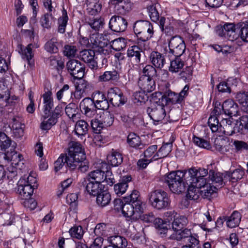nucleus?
Wrapping results in <instances>:
<instances>
[{"instance_id":"ddd939ff","label":"nucleus","mask_w":248,"mask_h":248,"mask_svg":"<svg viewBox=\"0 0 248 248\" xmlns=\"http://www.w3.org/2000/svg\"><path fill=\"white\" fill-rule=\"evenodd\" d=\"M127 21L124 17L119 16H113L109 22V28L115 32H123L127 27Z\"/></svg>"},{"instance_id":"4be33fe9","label":"nucleus","mask_w":248,"mask_h":248,"mask_svg":"<svg viewBox=\"0 0 248 248\" xmlns=\"http://www.w3.org/2000/svg\"><path fill=\"white\" fill-rule=\"evenodd\" d=\"M131 175L123 176L120 182L115 184L114 186V190L115 193L119 196L123 194L128 187V183L131 181Z\"/></svg>"},{"instance_id":"a19ab883","label":"nucleus","mask_w":248,"mask_h":248,"mask_svg":"<svg viewBox=\"0 0 248 248\" xmlns=\"http://www.w3.org/2000/svg\"><path fill=\"white\" fill-rule=\"evenodd\" d=\"M236 100L241 105L244 111L248 113V93H239L236 95Z\"/></svg>"},{"instance_id":"3c124183","label":"nucleus","mask_w":248,"mask_h":248,"mask_svg":"<svg viewBox=\"0 0 248 248\" xmlns=\"http://www.w3.org/2000/svg\"><path fill=\"white\" fill-rule=\"evenodd\" d=\"M225 32L227 34L228 39L233 41L235 39L234 33L236 29V24L231 23H226L223 26Z\"/></svg>"},{"instance_id":"412c9836","label":"nucleus","mask_w":248,"mask_h":248,"mask_svg":"<svg viewBox=\"0 0 248 248\" xmlns=\"http://www.w3.org/2000/svg\"><path fill=\"white\" fill-rule=\"evenodd\" d=\"M245 169L239 166L232 172L227 171L224 173V179L229 178L232 183L236 182L243 178L245 174Z\"/></svg>"},{"instance_id":"338daca9","label":"nucleus","mask_w":248,"mask_h":248,"mask_svg":"<svg viewBox=\"0 0 248 248\" xmlns=\"http://www.w3.org/2000/svg\"><path fill=\"white\" fill-rule=\"evenodd\" d=\"M77 51L76 46L65 45L64 47L63 54L67 57H74Z\"/></svg>"},{"instance_id":"9b49d317","label":"nucleus","mask_w":248,"mask_h":248,"mask_svg":"<svg viewBox=\"0 0 248 248\" xmlns=\"http://www.w3.org/2000/svg\"><path fill=\"white\" fill-rule=\"evenodd\" d=\"M165 106H155L154 104L147 108V113L150 118L154 121V124H157L161 122L166 116Z\"/></svg>"},{"instance_id":"a878e982","label":"nucleus","mask_w":248,"mask_h":248,"mask_svg":"<svg viewBox=\"0 0 248 248\" xmlns=\"http://www.w3.org/2000/svg\"><path fill=\"white\" fill-rule=\"evenodd\" d=\"M123 156L122 153L112 149L110 154L107 155V160L112 167L120 165L123 161Z\"/></svg>"},{"instance_id":"c9c22d12","label":"nucleus","mask_w":248,"mask_h":248,"mask_svg":"<svg viewBox=\"0 0 248 248\" xmlns=\"http://www.w3.org/2000/svg\"><path fill=\"white\" fill-rule=\"evenodd\" d=\"M110 243L111 248H127V241L126 239L122 236L114 235L110 237Z\"/></svg>"},{"instance_id":"f8f14e48","label":"nucleus","mask_w":248,"mask_h":248,"mask_svg":"<svg viewBox=\"0 0 248 248\" xmlns=\"http://www.w3.org/2000/svg\"><path fill=\"white\" fill-rule=\"evenodd\" d=\"M220 131L227 136L240 132V126H234L232 118H222L219 123Z\"/></svg>"},{"instance_id":"4c0bfd02","label":"nucleus","mask_w":248,"mask_h":248,"mask_svg":"<svg viewBox=\"0 0 248 248\" xmlns=\"http://www.w3.org/2000/svg\"><path fill=\"white\" fill-rule=\"evenodd\" d=\"M184 65V62L182 61L180 57L175 56V58L170 61L169 70L172 73H177L183 68Z\"/></svg>"},{"instance_id":"de8ad7c7","label":"nucleus","mask_w":248,"mask_h":248,"mask_svg":"<svg viewBox=\"0 0 248 248\" xmlns=\"http://www.w3.org/2000/svg\"><path fill=\"white\" fill-rule=\"evenodd\" d=\"M65 111L69 118L74 119L78 113V104L75 103H69L65 107Z\"/></svg>"},{"instance_id":"cd10ccee","label":"nucleus","mask_w":248,"mask_h":248,"mask_svg":"<svg viewBox=\"0 0 248 248\" xmlns=\"http://www.w3.org/2000/svg\"><path fill=\"white\" fill-rule=\"evenodd\" d=\"M238 36L242 41L248 43V20L236 24Z\"/></svg>"},{"instance_id":"603ef678","label":"nucleus","mask_w":248,"mask_h":248,"mask_svg":"<svg viewBox=\"0 0 248 248\" xmlns=\"http://www.w3.org/2000/svg\"><path fill=\"white\" fill-rule=\"evenodd\" d=\"M122 212L124 217H132L135 212L137 213L134 204L130 202H124Z\"/></svg>"},{"instance_id":"58836bf2","label":"nucleus","mask_w":248,"mask_h":248,"mask_svg":"<svg viewBox=\"0 0 248 248\" xmlns=\"http://www.w3.org/2000/svg\"><path fill=\"white\" fill-rule=\"evenodd\" d=\"M165 99L167 101V105L182 103V98L179 96V94L170 90L165 92Z\"/></svg>"},{"instance_id":"c85d7f7f","label":"nucleus","mask_w":248,"mask_h":248,"mask_svg":"<svg viewBox=\"0 0 248 248\" xmlns=\"http://www.w3.org/2000/svg\"><path fill=\"white\" fill-rule=\"evenodd\" d=\"M241 215L240 213L234 211L231 216H224V220L226 221L227 225L230 228H233L238 226L240 222Z\"/></svg>"},{"instance_id":"2eb2a0df","label":"nucleus","mask_w":248,"mask_h":248,"mask_svg":"<svg viewBox=\"0 0 248 248\" xmlns=\"http://www.w3.org/2000/svg\"><path fill=\"white\" fill-rule=\"evenodd\" d=\"M124 202H130L134 204L136 211L138 213L143 212L142 202L140 200L139 192L137 190H133L132 193L128 196L124 198Z\"/></svg>"},{"instance_id":"f03ea898","label":"nucleus","mask_w":248,"mask_h":248,"mask_svg":"<svg viewBox=\"0 0 248 248\" xmlns=\"http://www.w3.org/2000/svg\"><path fill=\"white\" fill-rule=\"evenodd\" d=\"M67 154V167L73 170L77 168L82 172L88 170L89 166L85 161L86 156L82 145L77 142H71Z\"/></svg>"},{"instance_id":"37998d69","label":"nucleus","mask_w":248,"mask_h":248,"mask_svg":"<svg viewBox=\"0 0 248 248\" xmlns=\"http://www.w3.org/2000/svg\"><path fill=\"white\" fill-rule=\"evenodd\" d=\"M100 121L104 128L109 127L113 124L114 121V115L109 111L103 112Z\"/></svg>"},{"instance_id":"f257e3e1","label":"nucleus","mask_w":248,"mask_h":248,"mask_svg":"<svg viewBox=\"0 0 248 248\" xmlns=\"http://www.w3.org/2000/svg\"><path fill=\"white\" fill-rule=\"evenodd\" d=\"M208 170L203 168L196 169L191 168L188 170L173 171L166 174L164 176V181L166 183L170 190L176 194H180L185 191L187 185H192L197 179L195 176L198 175L208 174Z\"/></svg>"},{"instance_id":"c756f323","label":"nucleus","mask_w":248,"mask_h":248,"mask_svg":"<svg viewBox=\"0 0 248 248\" xmlns=\"http://www.w3.org/2000/svg\"><path fill=\"white\" fill-rule=\"evenodd\" d=\"M96 196V203L101 207H104L109 204L111 200L110 194L106 190H103Z\"/></svg>"},{"instance_id":"bf43d9fd","label":"nucleus","mask_w":248,"mask_h":248,"mask_svg":"<svg viewBox=\"0 0 248 248\" xmlns=\"http://www.w3.org/2000/svg\"><path fill=\"white\" fill-rule=\"evenodd\" d=\"M57 44L56 39L52 38L46 43L44 46L45 49L51 53H57L58 51Z\"/></svg>"},{"instance_id":"5fc2aeb1","label":"nucleus","mask_w":248,"mask_h":248,"mask_svg":"<svg viewBox=\"0 0 248 248\" xmlns=\"http://www.w3.org/2000/svg\"><path fill=\"white\" fill-rule=\"evenodd\" d=\"M32 47V44H30L24 49L21 50L22 58L27 61L29 64H31V61L34 56Z\"/></svg>"},{"instance_id":"e433bc0d","label":"nucleus","mask_w":248,"mask_h":248,"mask_svg":"<svg viewBox=\"0 0 248 248\" xmlns=\"http://www.w3.org/2000/svg\"><path fill=\"white\" fill-rule=\"evenodd\" d=\"M191 235L190 230L185 228L181 231H175L174 233L170 235L169 238L171 240L181 241L183 239L189 237Z\"/></svg>"},{"instance_id":"1a4fd4ad","label":"nucleus","mask_w":248,"mask_h":248,"mask_svg":"<svg viewBox=\"0 0 248 248\" xmlns=\"http://www.w3.org/2000/svg\"><path fill=\"white\" fill-rule=\"evenodd\" d=\"M79 56L82 61L88 64L89 67L93 70L100 68L98 65V55H95L94 50L84 49L80 52Z\"/></svg>"},{"instance_id":"79ce46f5","label":"nucleus","mask_w":248,"mask_h":248,"mask_svg":"<svg viewBox=\"0 0 248 248\" xmlns=\"http://www.w3.org/2000/svg\"><path fill=\"white\" fill-rule=\"evenodd\" d=\"M165 92H155L152 94L151 99L157 106H165L167 105V101L165 99Z\"/></svg>"},{"instance_id":"49530a36","label":"nucleus","mask_w":248,"mask_h":248,"mask_svg":"<svg viewBox=\"0 0 248 248\" xmlns=\"http://www.w3.org/2000/svg\"><path fill=\"white\" fill-rule=\"evenodd\" d=\"M133 3L129 0H124L120 2L116 6V10L117 12L124 14L130 11L132 9Z\"/></svg>"},{"instance_id":"a211bd4d","label":"nucleus","mask_w":248,"mask_h":248,"mask_svg":"<svg viewBox=\"0 0 248 248\" xmlns=\"http://www.w3.org/2000/svg\"><path fill=\"white\" fill-rule=\"evenodd\" d=\"M83 185L85 186V189L88 193L94 197L96 196L104 189V186L103 187L101 184L91 181L89 179L85 180L83 183Z\"/></svg>"},{"instance_id":"2f4dec72","label":"nucleus","mask_w":248,"mask_h":248,"mask_svg":"<svg viewBox=\"0 0 248 248\" xmlns=\"http://www.w3.org/2000/svg\"><path fill=\"white\" fill-rule=\"evenodd\" d=\"M188 220L186 216L178 215L171 222L172 228L174 232L181 231L186 226Z\"/></svg>"},{"instance_id":"39448f33","label":"nucleus","mask_w":248,"mask_h":248,"mask_svg":"<svg viewBox=\"0 0 248 248\" xmlns=\"http://www.w3.org/2000/svg\"><path fill=\"white\" fill-rule=\"evenodd\" d=\"M197 175H199L197 174ZM207 174L200 175L201 176L198 175L195 176V178L197 179V182L196 181H193L194 183L192 185H187V191L186 194V197L189 200L196 201L199 199L200 196V189L201 186H203L206 184V179L204 177L206 176Z\"/></svg>"},{"instance_id":"bb28decb","label":"nucleus","mask_w":248,"mask_h":248,"mask_svg":"<svg viewBox=\"0 0 248 248\" xmlns=\"http://www.w3.org/2000/svg\"><path fill=\"white\" fill-rule=\"evenodd\" d=\"M127 142L129 146L136 149L144 148L145 144L141 142L140 138L134 133L129 134L127 138Z\"/></svg>"},{"instance_id":"09e8293b","label":"nucleus","mask_w":248,"mask_h":248,"mask_svg":"<svg viewBox=\"0 0 248 248\" xmlns=\"http://www.w3.org/2000/svg\"><path fill=\"white\" fill-rule=\"evenodd\" d=\"M104 173L99 170H96L91 171L88 173V179H92L93 182L101 184L104 182Z\"/></svg>"},{"instance_id":"393cba45","label":"nucleus","mask_w":248,"mask_h":248,"mask_svg":"<svg viewBox=\"0 0 248 248\" xmlns=\"http://www.w3.org/2000/svg\"><path fill=\"white\" fill-rule=\"evenodd\" d=\"M154 225L158 233L161 235L162 237L165 236L169 230L170 229L168 221L163 220L161 218L158 217L156 219Z\"/></svg>"},{"instance_id":"9d476101","label":"nucleus","mask_w":248,"mask_h":248,"mask_svg":"<svg viewBox=\"0 0 248 248\" xmlns=\"http://www.w3.org/2000/svg\"><path fill=\"white\" fill-rule=\"evenodd\" d=\"M29 178L28 177L27 181L25 179H20L18 182L17 193L21 200L29 199L33 193L34 188L29 183Z\"/></svg>"},{"instance_id":"052dcab7","label":"nucleus","mask_w":248,"mask_h":248,"mask_svg":"<svg viewBox=\"0 0 248 248\" xmlns=\"http://www.w3.org/2000/svg\"><path fill=\"white\" fill-rule=\"evenodd\" d=\"M156 67L150 64L146 65L142 70L143 75L147 78H153L156 76L157 71Z\"/></svg>"},{"instance_id":"72a5a7b5","label":"nucleus","mask_w":248,"mask_h":248,"mask_svg":"<svg viewBox=\"0 0 248 248\" xmlns=\"http://www.w3.org/2000/svg\"><path fill=\"white\" fill-rule=\"evenodd\" d=\"M172 146V143L170 142L164 144L153 156V160H156L166 157L171 152Z\"/></svg>"},{"instance_id":"ea45409f","label":"nucleus","mask_w":248,"mask_h":248,"mask_svg":"<svg viewBox=\"0 0 248 248\" xmlns=\"http://www.w3.org/2000/svg\"><path fill=\"white\" fill-rule=\"evenodd\" d=\"M68 20V16L66 10L63 8L62 11V16L58 19V32L60 33H64L65 32V28Z\"/></svg>"},{"instance_id":"7ed1b4c3","label":"nucleus","mask_w":248,"mask_h":248,"mask_svg":"<svg viewBox=\"0 0 248 248\" xmlns=\"http://www.w3.org/2000/svg\"><path fill=\"white\" fill-rule=\"evenodd\" d=\"M149 201L151 206L157 210H162L168 208L170 200L168 193L162 189L152 191L148 194Z\"/></svg>"},{"instance_id":"423d86ee","label":"nucleus","mask_w":248,"mask_h":248,"mask_svg":"<svg viewBox=\"0 0 248 248\" xmlns=\"http://www.w3.org/2000/svg\"><path fill=\"white\" fill-rule=\"evenodd\" d=\"M169 51L166 54L181 57L186 50V44L183 39L179 35L172 37L169 42Z\"/></svg>"},{"instance_id":"c03bdc74","label":"nucleus","mask_w":248,"mask_h":248,"mask_svg":"<svg viewBox=\"0 0 248 248\" xmlns=\"http://www.w3.org/2000/svg\"><path fill=\"white\" fill-rule=\"evenodd\" d=\"M96 104L92 100L91 98L86 97L82 100L80 103V108L81 111L90 110L92 109H97Z\"/></svg>"},{"instance_id":"0eeeda50","label":"nucleus","mask_w":248,"mask_h":248,"mask_svg":"<svg viewBox=\"0 0 248 248\" xmlns=\"http://www.w3.org/2000/svg\"><path fill=\"white\" fill-rule=\"evenodd\" d=\"M107 96L110 104L114 107H119L124 105L127 102V98L118 87L109 89Z\"/></svg>"},{"instance_id":"a18cd8bd","label":"nucleus","mask_w":248,"mask_h":248,"mask_svg":"<svg viewBox=\"0 0 248 248\" xmlns=\"http://www.w3.org/2000/svg\"><path fill=\"white\" fill-rule=\"evenodd\" d=\"M89 125L86 121L81 120L78 121L75 126L76 133L79 135H84L88 131Z\"/></svg>"},{"instance_id":"6e6d98bb","label":"nucleus","mask_w":248,"mask_h":248,"mask_svg":"<svg viewBox=\"0 0 248 248\" xmlns=\"http://www.w3.org/2000/svg\"><path fill=\"white\" fill-rule=\"evenodd\" d=\"M67 154H62L57 160L54 162V170L56 172L60 170L66 164L67 166Z\"/></svg>"},{"instance_id":"f3484780","label":"nucleus","mask_w":248,"mask_h":248,"mask_svg":"<svg viewBox=\"0 0 248 248\" xmlns=\"http://www.w3.org/2000/svg\"><path fill=\"white\" fill-rule=\"evenodd\" d=\"M44 105V119L49 117L50 110L53 108V99L52 92L49 90L46 92L42 95Z\"/></svg>"},{"instance_id":"f704fd0d","label":"nucleus","mask_w":248,"mask_h":248,"mask_svg":"<svg viewBox=\"0 0 248 248\" xmlns=\"http://www.w3.org/2000/svg\"><path fill=\"white\" fill-rule=\"evenodd\" d=\"M119 78V74L117 71L113 70L105 72L103 75L98 77V80L100 82L117 81Z\"/></svg>"},{"instance_id":"13d9d810","label":"nucleus","mask_w":248,"mask_h":248,"mask_svg":"<svg viewBox=\"0 0 248 248\" xmlns=\"http://www.w3.org/2000/svg\"><path fill=\"white\" fill-rule=\"evenodd\" d=\"M233 145L236 153H241L243 151H248V143L244 141L235 140Z\"/></svg>"},{"instance_id":"e2e57ef3","label":"nucleus","mask_w":248,"mask_h":248,"mask_svg":"<svg viewBox=\"0 0 248 248\" xmlns=\"http://www.w3.org/2000/svg\"><path fill=\"white\" fill-rule=\"evenodd\" d=\"M91 127L93 132L95 134H100L104 128L100 120L97 119H92L91 121Z\"/></svg>"},{"instance_id":"b1692460","label":"nucleus","mask_w":248,"mask_h":248,"mask_svg":"<svg viewBox=\"0 0 248 248\" xmlns=\"http://www.w3.org/2000/svg\"><path fill=\"white\" fill-rule=\"evenodd\" d=\"M150 60L154 66L161 69L165 63V59L162 54L157 51H152L149 57Z\"/></svg>"},{"instance_id":"6e6552de","label":"nucleus","mask_w":248,"mask_h":248,"mask_svg":"<svg viewBox=\"0 0 248 248\" xmlns=\"http://www.w3.org/2000/svg\"><path fill=\"white\" fill-rule=\"evenodd\" d=\"M66 68L74 79H81L84 76V65L77 60L72 59L68 61Z\"/></svg>"},{"instance_id":"864d4df0","label":"nucleus","mask_w":248,"mask_h":248,"mask_svg":"<svg viewBox=\"0 0 248 248\" xmlns=\"http://www.w3.org/2000/svg\"><path fill=\"white\" fill-rule=\"evenodd\" d=\"M193 68L191 66H186L180 73V78L186 82H189L192 78Z\"/></svg>"},{"instance_id":"69168bd1","label":"nucleus","mask_w":248,"mask_h":248,"mask_svg":"<svg viewBox=\"0 0 248 248\" xmlns=\"http://www.w3.org/2000/svg\"><path fill=\"white\" fill-rule=\"evenodd\" d=\"M111 47L116 51H120L125 46L124 39L119 38L111 41Z\"/></svg>"},{"instance_id":"4468645a","label":"nucleus","mask_w":248,"mask_h":248,"mask_svg":"<svg viewBox=\"0 0 248 248\" xmlns=\"http://www.w3.org/2000/svg\"><path fill=\"white\" fill-rule=\"evenodd\" d=\"M62 107L57 106L55 109L50 112V118L47 121L44 120L41 124V128L43 130H49L51 127L56 124L58 122V119L61 116Z\"/></svg>"},{"instance_id":"4d7b16f0","label":"nucleus","mask_w":248,"mask_h":248,"mask_svg":"<svg viewBox=\"0 0 248 248\" xmlns=\"http://www.w3.org/2000/svg\"><path fill=\"white\" fill-rule=\"evenodd\" d=\"M71 236L78 239H80L83 237L84 231L81 226H74L69 231Z\"/></svg>"},{"instance_id":"473e14b6","label":"nucleus","mask_w":248,"mask_h":248,"mask_svg":"<svg viewBox=\"0 0 248 248\" xmlns=\"http://www.w3.org/2000/svg\"><path fill=\"white\" fill-rule=\"evenodd\" d=\"M142 49L139 46L134 45L130 46L127 51L128 57L132 58L137 64L140 62L141 53Z\"/></svg>"},{"instance_id":"680f3d73","label":"nucleus","mask_w":248,"mask_h":248,"mask_svg":"<svg viewBox=\"0 0 248 248\" xmlns=\"http://www.w3.org/2000/svg\"><path fill=\"white\" fill-rule=\"evenodd\" d=\"M219 123L217 117L210 116L208 119V124L213 132L220 129Z\"/></svg>"},{"instance_id":"20e7f679","label":"nucleus","mask_w":248,"mask_h":248,"mask_svg":"<svg viewBox=\"0 0 248 248\" xmlns=\"http://www.w3.org/2000/svg\"><path fill=\"white\" fill-rule=\"evenodd\" d=\"M133 31L138 40L146 42L154 34V28L151 23L147 20L136 21L133 25Z\"/></svg>"},{"instance_id":"7c9ffc66","label":"nucleus","mask_w":248,"mask_h":248,"mask_svg":"<svg viewBox=\"0 0 248 248\" xmlns=\"http://www.w3.org/2000/svg\"><path fill=\"white\" fill-rule=\"evenodd\" d=\"M86 4L87 12L91 15L98 14L102 9V4L99 0H87Z\"/></svg>"},{"instance_id":"dca6fc26","label":"nucleus","mask_w":248,"mask_h":248,"mask_svg":"<svg viewBox=\"0 0 248 248\" xmlns=\"http://www.w3.org/2000/svg\"><path fill=\"white\" fill-rule=\"evenodd\" d=\"M138 83L144 93H150L155 89V83L153 78H147L145 76H140Z\"/></svg>"},{"instance_id":"0e129e2a","label":"nucleus","mask_w":248,"mask_h":248,"mask_svg":"<svg viewBox=\"0 0 248 248\" xmlns=\"http://www.w3.org/2000/svg\"><path fill=\"white\" fill-rule=\"evenodd\" d=\"M193 141L196 145L201 148L209 149L211 147L209 141L195 136L193 138Z\"/></svg>"},{"instance_id":"8fccbe9b","label":"nucleus","mask_w":248,"mask_h":248,"mask_svg":"<svg viewBox=\"0 0 248 248\" xmlns=\"http://www.w3.org/2000/svg\"><path fill=\"white\" fill-rule=\"evenodd\" d=\"M217 189H214L213 186H211V184L209 183V185L206 182V184L204 186H201L200 189V196L203 198L210 199L212 194L216 191Z\"/></svg>"},{"instance_id":"6ab92c4d","label":"nucleus","mask_w":248,"mask_h":248,"mask_svg":"<svg viewBox=\"0 0 248 248\" xmlns=\"http://www.w3.org/2000/svg\"><path fill=\"white\" fill-rule=\"evenodd\" d=\"M223 112L229 118L233 116H236L238 112V107L236 103L231 99L225 101L222 104Z\"/></svg>"},{"instance_id":"aec40b11","label":"nucleus","mask_w":248,"mask_h":248,"mask_svg":"<svg viewBox=\"0 0 248 248\" xmlns=\"http://www.w3.org/2000/svg\"><path fill=\"white\" fill-rule=\"evenodd\" d=\"M223 176V174L222 173L215 172L213 170H210L208 178L209 180L212 181L211 184L212 185L214 189H218L224 186Z\"/></svg>"},{"instance_id":"5701e85b","label":"nucleus","mask_w":248,"mask_h":248,"mask_svg":"<svg viewBox=\"0 0 248 248\" xmlns=\"http://www.w3.org/2000/svg\"><path fill=\"white\" fill-rule=\"evenodd\" d=\"M109 43V40L107 38H105L104 37H100L99 39L95 40L94 45L97 47L96 51L100 53V56L102 59V63L104 62H107V60L103 57L102 54L105 55L108 53V50L104 48L105 47L107 46Z\"/></svg>"},{"instance_id":"774afa93","label":"nucleus","mask_w":248,"mask_h":248,"mask_svg":"<svg viewBox=\"0 0 248 248\" xmlns=\"http://www.w3.org/2000/svg\"><path fill=\"white\" fill-rule=\"evenodd\" d=\"M149 16L152 21L156 22L160 18L159 14L157 11L155 6L152 5L149 6L148 8Z\"/></svg>"}]
</instances>
